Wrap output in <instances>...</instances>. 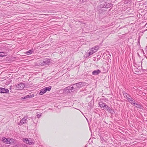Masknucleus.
<instances>
[{
    "instance_id": "obj_2",
    "label": "nucleus",
    "mask_w": 147,
    "mask_h": 147,
    "mask_svg": "<svg viewBox=\"0 0 147 147\" xmlns=\"http://www.w3.org/2000/svg\"><path fill=\"white\" fill-rule=\"evenodd\" d=\"M23 141L25 143L28 144L30 145H32L34 144V142L30 138H24L23 139Z\"/></svg>"
},
{
    "instance_id": "obj_8",
    "label": "nucleus",
    "mask_w": 147,
    "mask_h": 147,
    "mask_svg": "<svg viewBox=\"0 0 147 147\" xmlns=\"http://www.w3.org/2000/svg\"><path fill=\"white\" fill-rule=\"evenodd\" d=\"M99 105L101 108L103 109H105L106 108L107 106L106 105V103H104L102 102H100L99 103Z\"/></svg>"
},
{
    "instance_id": "obj_22",
    "label": "nucleus",
    "mask_w": 147,
    "mask_h": 147,
    "mask_svg": "<svg viewBox=\"0 0 147 147\" xmlns=\"http://www.w3.org/2000/svg\"><path fill=\"white\" fill-rule=\"evenodd\" d=\"M45 88L46 89V91L47 90H48V91H49L51 90V86H49L48 87H45Z\"/></svg>"
},
{
    "instance_id": "obj_15",
    "label": "nucleus",
    "mask_w": 147,
    "mask_h": 147,
    "mask_svg": "<svg viewBox=\"0 0 147 147\" xmlns=\"http://www.w3.org/2000/svg\"><path fill=\"white\" fill-rule=\"evenodd\" d=\"M15 140L13 139H8V144H12L15 142Z\"/></svg>"
},
{
    "instance_id": "obj_20",
    "label": "nucleus",
    "mask_w": 147,
    "mask_h": 147,
    "mask_svg": "<svg viewBox=\"0 0 147 147\" xmlns=\"http://www.w3.org/2000/svg\"><path fill=\"white\" fill-rule=\"evenodd\" d=\"M71 90L72 91H73L74 90H77V88L75 87H74V86L73 85V86L71 87Z\"/></svg>"
},
{
    "instance_id": "obj_23",
    "label": "nucleus",
    "mask_w": 147,
    "mask_h": 147,
    "mask_svg": "<svg viewBox=\"0 0 147 147\" xmlns=\"http://www.w3.org/2000/svg\"><path fill=\"white\" fill-rule=\"evenodd\" d=\"M28 96L29 98H31L33 97L34 96V95L33 94H30L28 95Z\"/></svg>"
},
{
    "instance_id": "obj_14",
    "label": "nucleus",
    "mask_w": 147,
    "mask_h": 147,
    "mask_svg": "<svg viewBox=\"0 0 147 147\" xmlns=\"http://www.w3.org/2000/svg\"><path fill=\"white\" fill-rule=\"evenodd\" d=\"M132 105L137 108L141 109V106L139 104H138L137 103L134 102Z\"/></svg>"
},
{
    "instance_id": "obj_17",
    "label": "nucleus",
    "mask_w": 147,
    "mask_h": 147,
    "mask_svg": "<svg viewBox=\"0 0 147 147\" xmlns=\"http://www.w3.org/2000/svg\"><path fill=\"white\" fill-rule=\"evenodd\" d=\"M123 95L124 97L126 98L127 99L128 98H128H129V96H130L127 94L126 93H124Z\"/></svg>"
},
{
    "instance_id": "obj_13",
    "label": "nucleus",
    "mask_w": 147,
    "mask_h": 147,
    "mask_svg": "<svg viewBox=\"0 0 147 147\" xmlns=\"http://www.w3.org/2000/svg\"><path fill=\"white\" fill-rule=\"evenodd\" d=\"M46 89L45 88L41 90L39 93L40 95H42L46 92Z\"/></svg>"
},
{
    "instance_id": "obj_5",
    "label": "nucleus",
    "mask_w": 147,
    "mask_h": 147,
    "mask_svg": "<svg viewBox=\"0 0 147 147\" xmlns=\"http://www.w3.org/2000/svg\"><path fill=\"white\" fill-rule=\"evenodd\" d=\"M50 61V60L48 59H46L42 61V62H41V64L45 65H48V64L49 63Z\"/></svg>"
},
{
    "instance_id": "obj_1",
    "label": "nucleus",
    "mask_w": 147,
    "mask_h": 147,
    "mask_svg": "<svg viewBox=\"0 0 147 147\" xmlns=\"http://www.w3.org/2000/svg\"><path fill=\"white\" fill-rule=\"evenodd\" d=\"M99 49V47L98 46H96L95 47L92 48L88 50L86 55L87 57H88L92 55L94 53L96 52Z\"/></svg>"
},
{
    "instance_id": "obj_16",
    "label": "nucleus",
    "mask_w": 147,
    "mask_h": 147,
    "mask_svg": "<svg viewBox=\"0 0 147 147\" xmlns=\"http://www.w3.org/2000/svg\"><path fill=\"white\" fill-rule=\"evenodd\" d=\"M110 4L109 3H108L107 4H106V5H104L103 6L104 7H106V8H109L111 7Z\"/></svg>"
},
{
    "instance_id": "obj_9",
    "label": "nucleus",
    "mask_w": 147,
    "mask_h": 147,
    "mask_svg": "<svg viewBox=\"0 0 147 147\" xmlns=\"http://www.w3.org/2000/svg\"><path fill=\"white\" fill-rule=\"evenodd\" d=\"M105 109L111 113L113 114L114 112L113 110L110 107L108 106L107 107L105 108Z\"/></svg>"
},
{
    "instance_id": "obj_21",
    "label": "nucleus",
    "mask_w": 147,
    "mask_h": 147,
    "mask_svg": "<svg viewBox=\"0 0 147 147\" xmlns=\"http://www.w3.org/2000/svg\"><path fill=\"white\" fill-rule=\"evenodd\" d=\"M3 142L7 143L8 144V139H6V138H4L3 139Z\"/></svg>"
},
{
    "instance_id": "obj_3",
    "label": "nucleus",
    "mask_w": 147,
    "mask_h": 147,
    "mask_svg": "<svg viewBox=\"0 0 147 147\" xmlns=\"http://www.w3.org/2000/svg\"><path fill=\"white\" fill-rule=\"evenodd\" d=\"M25 85L22 83H21L16 86V89L18 90H21L24 88Z\"/></svg>"
},
{
    "instance_id": "obj_10",
    "label": "nucleus",
    "mask_w": 147,
    "mask_h": 147,
    "mask_svg": "<svg viewBox=\"0 0 147 147\" xmlns=\"http://www.w3.org/2000/svg\"><path fill=\"white\" fill-rule=\"evenodd\" d=\"M101 71L99 69H97L96 70H94L93 71L92 74L93 75H97L100 73Z\"/></svg>"
},
{
    "instance_id": "obj_4",
    "label": "nucleus",
    "mask_w": 147,
    "mask_h": 147,
    "mask_svg": "<svg viewBox=\"0 0 147 147\" xmlns=\"http://www.w3.org/2000/svg\"><path fill=\"white\" fill-rule=\"evenodd\" d=\"M71 92H73L71 89V86H69L65 88L63 90V92L65 93H70Z\"/></svg>"
},
{
    "instance_id": "obj_25",
    "label": "nucleus",
    "mask_w": 147,
    "mask_h": 147,
    "mask_svg": "<svg viewBox=\"0 0 147 147\" xmlns=\"http://www.w3.org/2000/svg\"><path fill=\"white\" fill-rule=\"evenodd\" d=\"M41 115H42V114H38L37 115V118H40V117H41Z\"/></svg>"
},
{
    "instance_id": "obj_12",
    "label": "nucleus",
    "mask_w": 147,
    "mask_h": 147,
    "mask_svg": "<svg viewBox=\"0 0 147 147\" xmlns=\"http://www.w3.org/2000/svg\"><path fill=\"white\" fill-rule=\"evenodd\" d=\"M82 83L81 82H79L78 83H76L75 84H74V87L76 86L77 88V89L78 88L81 87L82 86H81Z\"/></svg>"
},
{
    "instance_id": "obj_18",
    "label": "nucleus",
    "mask_w": 147,
    "mask_h": 147,
    "mask_svg": "<svg viewBox=\"0 0 147 147\" xmlns=\"http://www.w3.org/2000/svg\"><path fill=\"white\" fill-rule=\"evenodd\" d=\"M5 53L4 52H0V57H4L6 56L5 55Z\"/></svg>"
},
{
    "instance_id": "obj_7",
    "label": "nucleus",
    "mask_w": 147,
    "mask_h": 147,
    "mask_svg": "<svg viewBox=\"0 0 147 147\" xmlns=\"http://www.w3.org/2000/svg\"><path fill=\"white\" fill-rule=\"evenodd\" d=\"M0 92L3 93H6L9 92V90L2 88H0Z\"/></svg>"
},
{
    "instance_id": "obj_19",
    "label": "nucleus",
    "mask_w": 147,
    "mask_h": 147,
    "mask_svg": "<svg viewBox=\"0 0 147 147\" xmlns=\"http://www.w3.org/2000/svg\"><path fill=\"white\" fill-rule=\"evenodd\" d=\"M33 52V51L32 50H30L27 51V52L26 53L28 55H29L30 54H32Z\"/></svg>"
},
{
    "instance_id": "obj_24",
    "label": "nucleus",
    "mask_w": 147,
    "mask_h": 147,
    "mask_svg": "<svg viewBox=\"0 0 147 147\" xmlns=\"http://www.w3.org/2000/svg\"><path fill=\"white\" fill-rule=\"evenodd\" d=\"M29 98V97H28V95H27V96H25V97H21V99H27V98Z\"/></svg>"
},
{
    "instance_id": "obj_6",
    "label": "nucleus",
    "mask_w": 147,
    "mask_h": 147,
    "mask_svg": "<svg viewBox=\"0 0 147 147\" xmlns=\"http://www.w3.org/2000/svg\"><path fill=\"white\" fill-rule=\"evenodd\" d=\"M27 119V117H24L21 120L20 122L19 123V125H21L23 123H26Z\"/></svg>"
},
{
    "instance_id": "obj_11",
    "label": "nucleus",
    "mask_w": 147,
    "mask_h": 147,
    "mask_svg": "<svg viewBox=\"0 0 147 147\" xmlns=\"http://www.w3.org/2000/svg\"><path fill=\"white\" fill-rule=\"evenodd\" d=\"M128 101L130 102L131 104L133 105V103L134 102V100L131 97V96H129V98L127 99Z\"/></svg>"
},
{
    "instance_id": "obj_26",
    "label": "nucleus",
    "mask_w": 147,
    "mask_h": 147,
    "mask_svg": "<svg viewBox=\"0 0 147 147\" xmlns=\"http://www.w3.org/2000/svg\"><path fill=\"white\" fill-rule=\"evenodd\" d=\"M147 29H146V30H144V31H147Z\"/></svg>"
}]
</instances>
